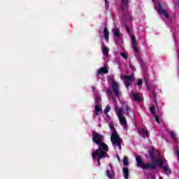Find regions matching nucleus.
I'll return each instance as SVG.
<instances>
[{
  "label": "nucleus",
  "instance_id": "obj_15",
  "mask_svg": "<svg viewBox=\"0 0 179 179\" xmlns=\"http://www.w3.org/2000/svg\"><path fill=\"white\" fill-rule=\"evenodd\" d=\"M170 135L172 139L176 143H178V138H177V134L173 131H170Z\"/></svg>",
  "mask_w": 179,
  "mask_h": 179
},
{
  "label": "nucleus",
  "instance_id": "obj_36",
  "mask_svg": "<svg viewBox=\"0 0 179 179\" xmlns=\"http://www.w3.org/2000/svg\"><path fill=\"white\" fill-rule=\"evenodd\" d=\"M125 108L126 111H129V106H128V105L125 106Z\"/></svg>",
  "mask_w": 179,
  "mask_h": 179
},
{
  "label": "nucleus",
  "instance_id": "obj_4",
  "mask_svg": "<svg viewBox=\"0 0 179 179\" xmlns=\"http://www.w3.org/2000/svg\"><path fill=\"white\" fill-rule=\"evenodd\" d=\"M120 10L124 17H129L131 14H129V0H122L120 4Z\"/></svg>",
  "mask_w": 179,
  "mask_h": 179
},
{
  "label": "nucleus",
  "instance_id": "obj_32",
  "mask_svg": "<svg viewBox=\"0 0 179 179\" xmlns=\"http://www.w3.org/2000/svg\"><path fill=\"white\" fill-rule=\"evenodd\" d=\"M156 122H160V118L159 117V115H156L155 116Z\"/></svg>",
  "mask_w": 179,
  "mask_h": 179
},
{
  "label": "nucleus",
  "instance_id": "obj_28",
  "mask_svg": "<svg viewBox=\"0 0 179 179\" xmlns=\"http://www.w3.org/2000/svg\"><path fill=\"white\" fill-rule=\"evenodd\" d=\"M124 85H125V87L128 89V87H129V86H131V82L125 81Z\"/></svg>",
  "mask_w": 179,
  "mask_h": 179
},
{
  "label": "nucleus",
  "instance_id": "obj_30",
  "mask_svg": "<svg viewBox=\"0 0 179 179\" xmlns=\"http://www.w3.org/2000/svg\"><path fill=\"white\" fill-rule=\"evenodd\" d=\"M137 85L138 86H142V79H138L137 80Z\"/></svg>",
  "mask_w": 179,
  "mask_h": 179
},
{
  "label": "nucleus",
  "instance_id": "obj_21",
  "mask_svg": "<svg viewBox=\"0 0 179 179\" xmlns=\"http://www.w3.org/2000/svg\"><path fill=\"white\" fill-rule=\"evenodd\" d=\"M113 31V34L114 36H115V37H117V38H120V37H121V33L120 32V29H115Z\"/></svg>",
  "mask_w": 179,
  "mask_h": 179
},
{
  "label": "nucleus",
  "instance_id": "obj_1",
  "mask_svg": "<svg viewBox=\"0 0 179 179\" xmlns=\"http://www.w3.org/2000/svg\"><path fill=\"white\" fill-rule=\"evenodd\" d=\"M108 152V145L103 143L100 147H98L95 151L92 153L93 160H96L97 163L100 162L101 159H110V155L107 153Z\"/></svg>",
  "mask_w": 179,
  "mask_h": 179
},
{
  "label": "nucleus",
  "instance_id": "obj_12",
  "mask_svg": "<svg viewBox=\"0 0 179 179\" xmlns=\"http://www.w3.org/2000/svg\"><path fill=\"white\" fill-rule=\"evenodd\" d=\"M103 36L105 40H106V41H108V39L110 38V32L106 27L103 28Z\"/></svg>",
  "mask_w": 179,
  "mask_h": 179
},
{
  "label": "nucleus",
  "instance_id": "obj_23",
  "mask_svg": "<svg viewBox=\"0 0 179 179\" xmlns=\"http://www.w3.org/2000/svg\"><path fill=\"white\" fill-rule=\"evenodd\" d=\"M138 62L141 65V68H143V66H145L146 63H145V61H143V59L142 57H138Z\"/></svg>",
  "mask_w": 179,
  "mask_h": 179
},
{
  "label": "nucleus",
  "instance_id": "obj_29",
  "mask_svg": "<svg viewBox=\"0 0 179 179\" xmlns=\"http://www.w3.org/2000/svg\"><path fill=\"white\" fill-rule=\"evenodd\" d=\"M120 55H121V57H122V58H124V59H127L128 58V56H127V54L124 53V52H122V53L120 54Z\"/></svg>",
  "mask_w": 179,
  "mask_h": 179
},
{
  "label": "nucleus",
  "instance_id": "obj_35",
  "mask_svg": "<svg viewBox=\"0 0 179 179\" xmlns=\"http://www.w3.org/2000/svg\"><path fill=\"white\" fill-rule=\"evenodd\" d=\"M175 152H176V155H178V153H179V148L178 147L176 148Z\"/></svg>",
  "mask_w": 179,
  "mask_h": 179
},
{
  "label": "nucleus",
  "instance_id": "obj_37",
  "mask_svg": "<svg viewBox=\"0 0 179 179\" xmlns=\"http://www.w3.org/2000/svg\"><path fill=\"white\" fill-rule=\"evenodd\" d=\"M101 162H97V166L98 167H99V166H101Z\"/></svg>",
  "mask_w": 179,
  "mask_h": 179
},
{
  "label": "nucleus",
  "instance_id": "obj_10",
  "mask_svg": "<svg viewBox=\"0 0 179 179\" xmlns=\"http://www.w3.org/2000/svg\"><path fill=\"white\" fill-rule=\"evenodd\" d=\"M112 90L116 97L120 96V89L118 88V83L115 81L112 82Z\"/></svg>",
  "mask_w": 179,
  "mask_h": 179
},
{
  "label": "nucleus",
  "instance_id": "obj_11",
  "mask_svg": "<svg viewBox=\"0 0 179 179\" xmlns=\"http://www.w3.org/2000/svg\"><path fill=\"white\" fill-rule=\"evenodd\" d=\"M131 45L133 49L134 50L136 54L139 53V49L138 48V42L136 41V38H135V35L131 36Z\"/></svg>",
  "mask_w": 179,
  "mask_h": 179
},
{
  "label": "nucleus",
  "instance_id": "obj_5",
  "mask_svg": "<svg viewBox=\"0 0 179 179\" xmlns=\"http://www.w3.org/2000/svg\"><path fill=\"white\" fill-rule=\"evenodd\" d=\"M115 111L117 113V118L120 120V125H122V127H127V118L124 116V110L122 108L117 107Z\"/></svg>",
  "mask_w": 179,
  "mask_h": 179
},
{
  "label": "nucleus",
  "instance_id": "obj_19",
  "mask_svg": "<svg viewBox=\"0 0 179 179\" xmlns=\"http://www.w3.org/2000/svg\"><path fill=\"white\" fill-rule=\"evenodd\" d=\"M124 78L125 79V81H127V82H134V80L135 79L134 78L133 75H131L129 76H124Z\"/></svg>",
  "mask_w": 179,
  "mask_h": 179
},
{
  "label": "nucleus",
  "instance_id": "obj_9",
  "mask_svg": "<svg viewBox=\"0 0 179 179\" xmlns=\"http://www.w3.org/2000/svg\"><path fill=\"white\" fill-rule=\"evenodd\" d=\"M158 13H159V15H164V16L166 19H169L170 15H169V13H167V11H166V10L163 9V6H162V3H158Z\"/></svg>",
  "mask_w": 179,
  "mask_h": 179
},
{
  "label": "nucleus",
  "instance_id": "obj_20",
  "mask_svg": "<svg viewBox=\"0 0 179 179\" xmlns=\"http://www.w3.org/2000/svg\"><path fill=\"white\" fill-rule=\"evenodd\" d=\"M110 111H111V107H110V106H106L104 110H103V113L105 114V115H107V117H109V115H108V113H110Z\"/></svg>",
  "mask_w": 179,
  "mask_h": 179
},
{
  "label": "nucleus",
  "instance_id": "obj_31",
  "mask_svg": "<svg viewBox=\"0 0 179 179\" xmlns=\"http://www.w3.org/2000/svg\"><path fill=\"white\" fill-rule=\"evenodd\" d=\"M106 93H107V94H108L109 96H111V94H113V92L111 91L110 89L106 90Z\"/></svg>",
  "mask_w": 179,
  "mask_h": 179
},
{
  "label": "nucleus",
  "instance_id": "obj_22",
  "mask_svg": "<svg viewBox=\"0 0 179 179\" xmlns=\"http://www.w3.org/2000/svg\"><path fill=\"white\" fill-rule=\"evenodd\" d=\"M133 97H134L135 101H138V102L142 101L141 96H139V94H134Z\"/></svg>",
  "mask_w": 179,
  "mask_h": 179
},
{
  "label": "nucleus",
  "instance_id": "obj_25",
  "mask_svg": "<svg viewBox=\"0 0 179 179\" xmlns=\"http://www.w3.org/2000/svg\"><path fill=\"white\" fill-rule=\"evenodd\" d=\"M123 164L124 166H128V164H129V162L128 161V158H127L125 157L123 158Z\"/></svg>",
  "mask_w": 179,
  "mask_h": 179
},
{
  "label": "nucleus",
  "instance_id": "obj_39",
  "mask_svg": "<svg viewBox=\"0 0 179 179\" xmlns=\"http://www.w3.org/2000/svg\"><path fill=\"white\" fill-rule=\"evenodd\" d=\"M155 0H152V2H155Z\"/></svg>",
  "mask_w": 179,
  "mask_h": 179
},
{
  "label": "nucleus",
  "instance_id": "obj_13",
  "mask_svg": "<svg viewBox=\"0 0 179 179\" xmlns=\"http://www.w3.org/2000/svg\"><path fill=\"white\" fill-rule=\"evenodd\" d=\"M149 155L151 160L153 162L156 159V155L155 154V148H152L149 150Z\"/></svg>",
  "mask_w": 179,
  "mask_h": 179
},
{
  "label": "nucleus",
  "instance_id": "obj_16",
  "mask_svg": "<svg viewBox=\"0 0 179 179\" xmlns=\"http://www.w3.org/2000/svg\"><path fill=\"white\" fill-rule=\"evenodd\" d=\"M100 111H101V106H100L99 105H95L94 115L96 117H99V115H100Z\"/></svg>",
  "mask_w": 179,
  "mask_h": 179
},
{
  "label": "nucleus",
  "instance_id": "obj_24",
  "mask_svg": "<svg viewBox=\"0 0 179 179\" xmlns=\"http://www.w3.org/2000/svg\"><path fill=\"white\" fill-rule=\"evenodd\" d=\"M151 114H156V106L155 105H152L150 108Z\"/></svg>",
  "mask_w": 179,
  "mask_h": 179
},
{
  "label": "nucleus",
  "instance_id": "obj_38",
  "mask_svg": "<svg viewBox=\"0 0 179 179\" xmlns=\"http://www.w3.org/2000/svg\"><path fill=\"white\" fill-rule=\"evenodd\" d=\"M106 3H107V0H105Z\"/></svg>",
  "mask_w": 179,
  "mask_h": 179
},
{
  "label": "nucleus",
  "instance_id": "obj_27",
  "mask_svg": "<svg viewBox=\"0 0 179 179\" xmlns=\"http://www.w3.org/2000/svg\"><path fill=\"white\" fill-rule=\"evenodd\" d=\"M106 176H108V177L110 179L113 178V174L110 173V171L108 170L106 171Z\"/></svg>",
  "mask_w": 179,
  "mask_h": 179
},
{
  "label": "nucleus",
  "instance_id": "obj_8",
  "mask_svg": "<svg viewBox=\"0 0 179 179\" xmlns=\"http://www.w3.org/2000/svg\"><path fill=\"white\" fill-rule=\"evenodd\" d=\"M144 80L145 82V85L147 86L148 90H149V92H152L150 96L151 101L156 102V96H157V94H156V92H155V91L150 89V86H149V84H148V79H146L145 77H144Z\"/></svg>",
  "mask_w": 179,
  "mask_h": 179
},
{
  "label": "nucleus",
  "instance_id": "obj_18",
  "mask_svg": "<svg viewBox=\"0 0 179 179\" xmlns=\"http://www.w3.org/2000/svg\"><path fill=\"white\" fill-rule=\"evenodd\" d=\"M108 51H110V49L107 48L106 46H102V52L103 55H106V57H108Z\"/></svg>",
  "mask_w": 179,
  "mask_h": 179
},
{
  "label": "nucleus",
  "instance_id": "obj_26",
  "mask_svg": "<svg viewBox=\"0 0 179 179\" xmlns=\"http://www.w3.org/2000/svg\"><path fill=\"white\" fill-rule=\"evenodd\" d=\"M101 102V99H100V97L99 96H96L95 104L96 105L100 104Z\"/></svg>",
  "mask_w": 179,
  "mask_h": 179
},
{
  "label": "nucleus",
  "instance_id": "obj_2",
  "mask_svg": "<svg viewBox=\"0 0 179 179\" xmlns=\"http://www.w3.org/2000/svg\"><path fill=\"white\" fill-rule=\"evenodd\" d=\"M110 129L112 132L110 136V141L113 146L115 148H118V150H121L122 149V138L120 137L117 131H115V128H114V124H110Z\"/></svg>",
  "mask_w": 179,
  "mask_h": 179
},
{
  "label": "nucleus",
  "instance_id": "obj_14",
  "mask_svg": "<svg viewBox=\"0 0 179 179\" xmlns=\"http://www.w3.org/2000/svg\"><path fill=\"white\" fill-rule=\"evenodd\" d=\"M122 170H123V174H124V179L129 178V169H128V168H127V167H124L122 169Z\"/></svg>",
  "mask_w": 179,
  "mask_h": 179
},
{
  "label": "nucleus",
  "instance_id": "obj_34",
  "mask_svg": "<svg viewBox=\"0 0 179 179\" xmlns=\"http://www.w3.org/2000/svg\"><path fill=\"white\" fill-rule=\"evenodd\" d=\"M125 27H126V30H127V33L129 34H131V31L129 30V27H128V25L126 24Z\"/></svg>",
  "mask_w": 179,
  "mask_h": 179
},
{
  "label": "nucleus",
  "instance_id": "obj_6",
  "mask_svg": "<svg viewBox=\"0 0 179 179\" xmlns=\"http://www.w3.org/2000/svg\"><path fill=\"white\" fill-rule=\"evenodd\" d=\"M92 141L96 143V145H98L99 148H100L103 143H103V141H104V136L96 131L92 134Z\"/></svg>",
  "mask_w": 179,
  "mask_h": 179
},
{
  "label": "nucleus",
  "instance_id": "obj_17",
  "mask_svg": "<svg viewBox=\"0 0 179 179\" xmlns=\"http://www.w3.org/2000/svg\"><path fill=\"white\" fill-rule=\"evenodd\" d=\"M99 73H108V69L106 66L100 68L98 71L97 75H99Z\"/></svg>",
  "mask_w": 179,
  "mask_h": 179
},
{
  "label": "nucleus",
  "instance_id": "obj_40",
  "mask_svg": "<svg viewBox=\"0 0 179 179\" xmlns=\"http://www.w3.org/2000/svg\"><path fill=\"white\" fill-rule=\"evenodd\" d=\"M159 179H163V178H159Z\"/></svg>",
  "mask_w": 179,
  "mask_h": 179
},
{
  "label": "nucleus",
  "instance_id": "obj_41",
  "mask_svg": "<svg viewBox=\"0 0 179 179\" xmlns=\"http://www.w3.org/2000/svg\"><path fill=\"white\" fill-rule=\"evenodd\" d=\"M99 33H101V31Z\"/></svg>",
  "mask_w": 179,
  "mask_h": 179
},
{
  "label": "nucleus",
  "instance_id": "obj_3",
  "mask_svg": "<svg viewBox=\"0 0 179 179\" xmlns=\"http://www.w3.org/2000/svg\"><path fill=\"white\" fill-rule=\"evenodd\" d=\"M137 167H141L143 170H156L157 164L155 163L144 164L141 156H136Z\"/></svg>",
  "mask_w": 179,
  "mask_h": 179
},
{
  "label": "nucleus",
  "instance_id": "obj_7",
  "mask_svg": "<svg viewBox=\"0 0 179 179\" xmlns=\"http://www.w3.org/2000/svg\"><path fill=\"white\" fill-rule=\"evenodd\" d=\"M155 164H157V166H158V167L163 169L164 170L165 173H166V174H169V175L172 174V171H171V170H170V168H169L168 166H163V159H162V158L159 157V159H156Z\"/></svg>",
  "mask_w": 179,
  "mask_h": 179
},
{
  "label": "nucleus",
  "instance_id": "obj_33",
  "mask_svg": "<svg viewBox=\"0 0 179 179\" xmlns=\"http://www.w3.org/2000/svg\"><path fill=\"white\" fill-rule=\"evenodd\" d=\"M142 133H143V135H145V136H148V130L143 129V130H142Z\"/></svg>",
  "mask_w": 179,
  "mask_h": 179
}]
</instances>
